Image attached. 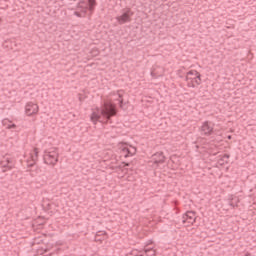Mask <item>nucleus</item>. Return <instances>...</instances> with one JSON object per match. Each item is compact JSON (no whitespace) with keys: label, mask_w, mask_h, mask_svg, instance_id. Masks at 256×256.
<instances>
[{"label":"nucleus","mask_w":256,"mask_h":256,"mask_svg":"<svg viewBox=\"0 0 256 256\" xmlns=\"http://www.w3.org/2000/svg\"><path fill=\"white\" fill-rule=\"evenodd\" d=\"M214 125L209 122V121H205L203 122L201 128H200V132L201 135H205V137H209V135H213V128Z\"/></svg>","instance_id":"obj_6"},{"label":"nucleus","mask_w":256,"mask_h":256,"mask_svg":"<svg viewBox=\"0 0 256 256\" xmlns=\"http://www.w3.org/2000/svg\"><path fill=\"white\" fill-rule=\"evenodd\" d=\"M59 154L57 153V149L49 152H45L43 159L46 165H57L59 161Z\"/></svg>","instance_id":"obj_4"},{"label":"nucleus","mask_w":256,"mask_h":256,"mask_svg":"<svg viewBox=\"0 0 256 256\" xmlns=\"http://www.w3.org/2000/svg\"><path fill=\"white\" fill-rule=\"evenodd\" d=\"M119 105H120V107H123V99H121V100L119 101Z\"/></svg>","instance_id":"obj_21"},{"label":"nucleus","mask_w":256,"mask_h":256,"mask_svg":"<svg viewBox=\"0 0 256 256\" xmlns=\"http://www.w3.org/2000/svg\"><path fill=\"white\" fill-rule=\"evenodd\" d=\"M26 115H28L29 117H31V115H37V113L39 112V106L33 102H28L26 104Z\"/></svg>","instance_id":"obj_9"},{"label":"nucleus","mask_w":256,"mask_h":256,"mask_svg":"<svg viewBox=\"0 0 256 256\" xmlns=\"http://www.w3.org/2000/svg\"><path fill=\"white\" fill-rule=\"evenodd\" d=\"M185 81H187V87H192V89H195L196 86H199L202 83L201 73H199L197 70H190L187 72Z\"/></svg>","instance_id":"obj_2"},{"label":"nucleus","mask_w":256,"mask_h":256,"mask_svg":"<svg viewBox=\"0 0 256 256\" xmlns=\"http://www.w3.org/2000/svg\"><path fill=\"white\" fill-rule=\"evenodd\" d=\"M38 157H39V149L35 148L34 154H31L32 160L27 162V167H34L35 161H37Z\"/></svg>","instance_id":"obj_12"},{"label":"nucleus","mask_w":256,"mask_h":256,"mask_svg":"<svg viewBox=\"0 0 256 256\" xmlns=\"http://www.w3.org/2000/svg\"><path fill=\"white\" fill-rule=\"evenodd\" d=\"M88 4L90 13H93V11H95V7H97V0H88Z\"/></svg>","instance_id":"obj_15"},{"label":"nucleus","mask_w":256,"mask_h":256,"mask_svg":"<svg viewBox=\"0 0 256 256\" xmlns=\"http://www.w3.org/2000/svg\"><path fill=\"white\" fill-rule=\"evenodd\" d=\"M84 99H85V98L83 97V95L79 94V101H80V102H83Z\"/></svg>","instance_id":"obj_20"},{"label":"nucleus","mask_w":256,"mask_h":256,"mask_svg":"<svg viewBox=\"0 0 256 256\" xmlns=\"http://www.w3.org/2000/svg\"><path fill=\"white\" fill-rule=\"evenodd\" d=\"M227 139H232V136H231V135H228V136H227Z\"/></svg>","instance_id":"obj_23"},{"label":"nucleus","mask_w":256,"mask_h":256,"mask_svg":"<svg viewBox=\"0 0 256 256\" xmlns=\"http://www.w3.org/2000/svg\"><path fill=\"white\" fill-rule=\"evenodd\" d=\"M197 217H195V212L193 211H188L182 216V223L184 225H193L195 223Z\"/></svg>","instance_id":"obj_7"},{"label":"nucleus","mask_w":256,"mask_h":256,"mask_svg":"<svg viewBox=\"0 0 256 256\" xmlns=\"http://www.w3.org/2000/svg\"><path fill=\"white\" fill-rule=\"evenodd\" d=\"M229 157H231L229 154H224L219 160L218 163L220 165H227L229 163Z\"/></svg>","instance_id":"obj_13"},{"label":"nucleus","mask_w":256,"mask_h":256,"mask_svg":"<svg viewBox=\"0 0 256 256\" xmlns=\"http://www.w3.org/2000/svg\"><path fill=\"white\" fill-rule=\"evenodd\" d=\"M131 256H145V249L144 250H132Z\"/></svg>","instance_id":"obj_16"},{"label":"nucleus","mask_w":256,"mask_h":256,"mask_svg":"<svg viewBox=\"0 0 256 256\" xmlns=\"http://www.w3.org/2000/svg\"><path fill=\"white\" fill-rule=\"evenodd\" d=\"M144 255H146V256H156L157 252L153 248H145L144 249Z\"/></svg>","instance_id":"obj_14"},{"label":"nucleus","mask_w":256,"mask_h":256,"mask_svg":"<svg viewBox=\"0 0 256 256\" xmlns=\"http://www.w3.org/2000/svg\"><path fill=\"white\" fill-rule=\"evenodd\" d=\"M137 153V148H135L132 145L122 146L120 148V157H124L127 159V157H133Z\"/></svg>","instance_id":"obj_5"},{"label":"nucleus","mask_w":256,"mask_h":256,"mask_svg":"<svg viewBox=\"0 0 256 256\" xmlns=\"http://www.w3.org/2000/svg\"><path fill=\"white\" fill-rule=\"evenodd\" d=\"M78 9H81V13H87L89 11V0H82L77 5Z\"/></svg>","instance_id":"obj_11"},{"label":"nucleus","mask_w":256,"mask_h":256,"mask_svg":"<svg viewBox=\"0 0 256 256\" xmlns=\"http://www.w3.org/2000/svg\"><path fill=\"white\" fill-rule=\"evenodd\" d=\"M152 161L156 167H159V165H163L165 163V154L163 152H156L152 155Z\"/></svg>","instance_id":"obj_8"},{"label":"nucleus","mask_w":256,"mask_h":256,"mask_svg":"<svg viewBox=\"0 0 256 256\" xmlns=\"http://www.w3.org/2000/svg\"><path fill=\"white\" fill-rule=\"evenodd\" d=\"M133 15L135 13L131 11V8H123L120 11V15L116 17V21L118 22V25H125V23H131Z\"/></svg>","instance_id":"obj_3"},{"label":"nucleus","mask_w":256,"mask_h":256,"mask_svg":"<svg viewBox=\"0 0 256 256\" xmlns=\"http://www.w3.org/2000/svg\"><path fill=\"white\" fill-rule=\"evenodd\" d=\"M0 165L2 167V173H7V169H9V171L13 169V160L5 158L0 162Z\"/></svg>","instance_id":"obj_10"},{"label":"nucleus","mask_w":256,"mask_h":256,"mask_svg":"<svg viewBox=\"0 0 256 256\" xmlns=\"http://www.w3.org/2000/svg\"><path fill=\"white\" fill-rule=\"evenodd\" d=\"M229 205H230V207H232L233 209H235V208L237 207V203H235V201H233V200H231V201L229 202Z\"/></svg>","instance_id":"obj_17"},{"label":"nucleus","mask_w":256,"mask_h":256,"mask_svg":"<svg viewBox=\"0 0 256 256\" xmlns=\"http://www.w3.org/2000/svg\"><path fill=\"white\" fill-rule=\"evenodd\" d=\"M123 90H119L118 91V97H119V99H123Z\"/></svg>","instance_id":"obj_18"},{"label":"nucleus","mask_w":256,"mask_h":256,"mask_svg":"<svg viewBox=\"0 0 256 256\" xmlns=\"http://www.w3.org/2000/svg\"><path fill=\"white\" fill-rule=\"evenodd\" d=\"M76 17H81V13L75 12Z\"/></svg>","instance_id":"obj_22"},{"label":"nucleus","mask_w":256,"mask_h":256,"mask_svg":"<svg viewBox=\"0 0 256 256\" xmlns=\"http://www.w3.org/2000/svg\"><path fill=\"white\" fill-rule=\"evenodd\" d=\"M98 112H93L90 116L91 122L97 124V121H101V118L106 119L107 123L111 121V117L117 115V107L111 102H105L102 109H97Z\"/></svg>","instance_id":"obj_1"},{"label":"nucleus","mask_w":256,"mask_h":256,"mask_svg":"<svg viewBox=\"0 0 256 256\" xmlns=\"http://www.w3.org/2000/svg\"><path fill=\"white\" fill-rule=\"evenodd\" d=\"M17 128V125L15 124H11L8 126V129H16Z\"/></svg>","instance_id":"obj_19"}]
</instances>
